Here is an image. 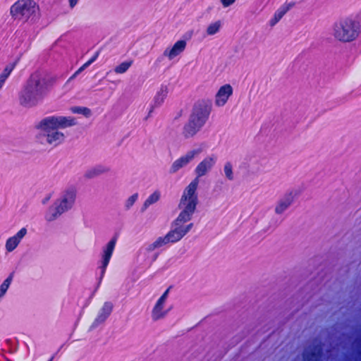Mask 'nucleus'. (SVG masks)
<instances>
[{
    "label": "nucleus",
    "mask_w": 361,
    "mask_h": 361,
    "mask_svg": "<svg viewBox=\"0 0 361 361\" xmlns=\"http://www.w3.org/2000/svg\"><path fill=\"white\" fill-rule=\"evenodd\" d=\"M117 242V237L114 236L108 243L102 247L101 254L100 265L99 269L100 270V277L99 280L98 286H99L106 272V267L110 262L114 250Z\"/></svg>",
    "instance_id": "9"
},
{
    "label": "nucleus",
    "mask_w": 361,
    "mask_h": 361,
    "mask_svg": "<svg viewBox=\"0 0 361 361\" xmlns=\"http://www.w3.org/2000/svg\"><path fill=\"white\" fill-rule=\"evenodd\" d=\"M232 94L233 87L231 85L226 84L221 86L215 95V105L219 107L224 106Z\"/></svg>",
    "instance_id": "15"
},
{
    "label": "nucleus",
    "mask_w": 361,
    "mask_h": 361,
    "mask_svg": "<svg viewBox=\"0 0 361 361\" xmlns=\"http://www.w3.org/2000/svg\"><path fill=\"white\" fill-rule=\"evenodd\" d=\"M361 32L360 22L353 18H345L336 22L333 26V35L342 42H350L357 38Z\"/></svg>",
    "instance_id": "5"
},
{
    "label": "nucleus",
    "mask_w": 361,
    "mask_h": 361,
    "mask_svg": "<svg viewBox=\"0 0 361 361\" xmlns=\"http://www.w3.org/2000/svg\"><path fill=\"white\" fill-rule=\"evenodd\" d=\"M137 198H138L137 193H135V194L132 195L131 196H130L126 201V203H125L126 209H129L135 204V202L137 200Z\"/></svg>",
    "instance_id": "29"
},
{
    "label": "nucleus",
    "mask_w": 361,
    "mask_h": 361,
    "mask_svg": "<svg viewBox=\"0 0 361 361\" xmlns=\"http://www.w3.org/2000/svg\"><path fill=\"white\" fill-rule=\"evenodd\" d=\"M168 94V87L166 85H161L159 90L157 92L154 98V104L152 105L149 114H150L153 109L155 107L160 106L164 102V99Z\"/></svg>",
    "instance_id": "20"
},
{
    "label": "nucleus",
    "mask_w": 361,
    "mask_h": 361,
    "mask_svg": "<svg viewBox=\"0 0 361 361\" xmlns=\"http://www.w3.org/2000/svg\"><path fill=\"white\" fill-rule=\"evenodd\" d=\"M161 197V193L159 191L156 190L152 194H151L147 200L143 203V205L141 207V212H144L150 205L157 202Z\"/></svg>",
    "instance_id": "21"
},
{
    "label": "nucleus",
    "mask_w": 361,
    "mask_h": 361,
    "mask_svg": "<svg viewBox=\"0 0 361 361\" xmlns=\"http://www.w3.org/2000/svg\"><path fill=\"white\" fill-rule=\"evenodd\" d=\"M26 234L27 229L25 228H22L15 235L8 238L5 245L6 251L8 252L13 251Z\"/></svg>",
    "instance_id": "17"
},
{
    "label": "nucleus",
    "mask_w": 361,
    "mask_h": 361,
    "mask_svg": "<svg viewBox=\"0 0 361 361\" xmlns=\"http://www.w3.org/2000/svg\"><path fill=\"white\" fill-rule=\"evenodd\" d=\"M217 162V156L216 154H211L204 158L195 167V173L196 174L195 178L206 176L214 167Z\"/></svg>",
    "instance_id": "10"
},
{
    "label": "nucleus",
    "mask_w": 361,
    "mask_h": 361,
    "mask_svg": "<svg viewBox=\"0 0 361 361\" xmlns=\"http://www.w3.org/2000/svg\"><path fill=\"white\" fill-rule=\"evenodd\" d=\"M235 0H221V2L224 7H228L233 4Z\"/></svg>",
    "instance_id": "32"
},
{
    "label": "nucleus",
    "mask_w": 361,
    "mask_h": 361,
    "mask_svg": "<svg viewBox=\"0 0 361 361\" xmlns=\"http://www.w3.org/2000/svg\"><path fill=\"white\" fill-rule=\"evenodd\" d=\"M212 111V103L209 100H200L192 108L188 121L184 125L182 134L185 138L195 136L204 126Z\"/></svg>",
    "instance_id": "3"
},
{
    "label": "nucleus",
    "mask_w": 361,
    "mask_h": 361,
    "mask_svg": "<svg viewBox=\"0 0 361 361\" xmlns=\"http://www.w3.org/2000/svg\"><path fill=\"white\" fill-rule=\"evenodd\" d=\"M71 111L73 114H82L87 118L91 116V110L87 107L73 106L71 108Z\"/></svg>",
    "instance_id": "28"
},
{
    "label": "nucleus",
    "mask_w": 361,
    "mask_h": 361,
    "mask_svg": "<svg viewBox=\"0 0 361 361\" xmlns=\"http://www.w3.org/2000/svg\"><path fill=\"white\" fill-rule=\"evenodd\" d=\"M221 27V22L220 20H217L209 24L207 28L206 32L207 35H214L217 32H219Z\"/></svg>",
    "instance_id": "26"
},
{
    "label": "nucleus",
    "mask_w": 361,
    "mask_h": 361,
    "mask_svg": "<svg viewBox=\"0 0 361 361\" xmlns=\"http://www.w3.org/2000/svg\"><path fill=\"white\" fill-rule=\"evenodd\" d=\"M185 47L186 42L185 40H178L171 48L166 49L163 53V56L167 57L169 60H172L180 54L185 50Z\"/></svg>",
    "instance_id": "18"
},
{
    "label": "nucleus",
    "mask_w": 361,
    "mask_h": 361,
    "mask_svg": "<svg viewBox=\"0 0 361 361\" xmlns=\"http://www.w3.org/2000/svg\"><path fill=\"white\" fill-rule=\"evenodd\" d=\"M295 195L293 191L287 192L276 203L274 212L278 215L283 214L293 204Z\"/></svg>",
    "instance_id": "13"
},
{
    "label": "nucleus",
    "mask_w": 361,
    "mask_h": 361,
    "mask_svg": "<svg viewBox=\"0 0 361 361\" xmlns=\"http://www.w3.org/2000/svg\"><path fill=\"white\" fill-rule=\"evenodd\" d=\"M39 6L33 0H18L10 8V13L15 19L23 23L37 18Z\"/></svg>",
    "instance_id": "8"
},
{
    "label": "nucleus",
    "mask_w": 361,
    "mask_h": 361,
    "mask_svg": "<svg viewBox=\"0 0 361 361\" xmlns=\"http://www.w3.org/2000/svg\"><path fill=\"white\" fill-rule=\"evenodd\" d=\"M114 305L111 302H105L99 310L97 317L92 322L90 329L97 328L99 325L103 324L112 312Z\"/></svg>",
    "instance_id": "14"
},
{
    "label": "nucleus",
    "mask_w": 361,
    "mask_h": 361,
    "mask_svg": "<svg viewBox=\"0 0 361 361\" xmlns=\"http://www.w3.org/2000/svg\"><path fill=\"white\" fill-rule=\"evenodd\" d=\"M76 124L75 118L71 116L46 117L37 126L38 133L36 135V139L42 145L56 147L65 140L64 134L59 131V129L71 127Z\"/></svg>",
    "instance_id": "2"
},
{
    "label": "nucleus",
    "mask_w": 361,
    "mask_h": 361,
    "mask_svg": "<svg viewBox=\"0 0 361 361\" xmlns=\"http://www.w3.org/2000/svg\"><path fill=\"white\" fill-rule=\"evenodd\" d=\"M99 53H96L94 56H93L90 60H88L86 63H85V66H90L95 60L97 59Z\"/></svg>",
    "instance_id": "31"
},
{
    "label": "nucleus",
    "mask_w": 361,
    "mask_h": 361,
    "mask_svg": "<svg viewBox=\"0 0 361 361\" xmlns=\"http://www.w3.org/2000/svg\"><path fill=\"white\" fill-rule=\"evenodd\" d=\"M357 20L359 22H360V25L361 24V11H360V13L357 14Z\"/></svg>",
    "instance_id": "34"
},
{
    "label": "nucleus",
    "mask_w": 361,
    "mask_h": 361,
    "mask_svg": "<svg viewBox=\"0 0 361 361\" xmlns=\"http://www.w3.org/2000/svg\"><path fill=\"white\" fill-rule=\"evenodd\" d=\"M14 276V273L12 272L9 276L3 281L0 286V299L6 294L8 290Z\"/></svg>",
    "instance_id": "24"
},
{
    "label": "nucleus",
    "mask_w": 361,
    "mask_h": 361,
    "mask_svg": "<svg viewBox=\"0 0 361 361\" xmlns=\"http://www.w3.org/2000/svg\"><path fill=\"white\" fill-rule=\"evenodd\" d=\"M53 359H54V356H52V357L50 358V360H48V361H52V360H53Z\"/></svg>",
    "instance_id": "35"
},
{
    "label": "nucleus",
    "mask_w": 361,
    "mask_h": 361,
    "mask_svg": "<svg viewBox=\"0 0 361 361\" xmlns=\"http://www.w3.org/2000/svg\"><path fill=\"white\" fill-rule=\"evenodd\" d=\"M295 6L294 2H290L282 5L275 13L274 16L269 20V25L274 26L283 16L293 6Z\"/></svg>",
    "instance_id": "19"
},
{
    "label": "nucleus",
    "mask_w": 361,
    "mask_h": 361,
    "mask_svg": "<svg viewBox=\"0 0 361 361\" xmlns=\"http://www.w3.org/2000/svg\"><path fill=\"white\" fill-rule=\"evenodd\" d=\"M201 149H192L187 152V153L173 162L170 168V173H175L180 169L189 164L196 156L200 154Z\"/></svg>",
    "instance_id": "11"
},
{
    "label": "nucleus",
    "mask_w": 361,
    "mask_h": 361,
    "mask_svg": "<svg viewBox=\"0 0 361 361\" xmlns=\"http://www.w3.org/2000/svg\"><path fill=\"white\" fill-rule=\"evenodd\" d=\"M76 190L74 188H68L61 192L60 197L49 208L45 219L47 221L56 220L64 212L71 209L75 201Z\"/></svg>",
    "instance_id": "7"
},
{
    "label": "nucleus",
    "mask_w": 361,
    "mask_h": 361,
    "mask_svg": "<svg viewBox=\"0 0 361 361\" xmlns=\"http://www.w3.org/2000/svg\"><path fill=\"white\" fill-rule=\"evenodd\" d=\"M133 63V60L122 62L121 64L114 68V72L117 74L125 73L132 66Z\"/></svg>",
    "instance_id": "27"
},
{
    "label": "nucleus",
    "mask_w": 361,
    "mask_h": 361,
    "mask_svg": "<svg viewBox=\"0 0 361 361\" xmlns=\"http://www.w3.org/2000/svg\"><path fill=\"white\" fill-rule=\"evenodd\" d=\"M108 170L102 166H97L87 170L85 174V176L87 178H93L106 172Z\"/></svg>",
    "instance_id": "22"
},
{
    "label": "nucleus",
    "mask_w": 361,
    "mask_h": 361,
    "mask_svg": "<svg viewBox=\"0 0 361 361\" xmlns=\"http://www.w3.org/2000/svg\"><path fill=\"white\" fill-rule=\"evenodd\" d=\"M224 173L227 180H234L233 166L231 161H226L224 165Z\"/></svg>",
    "instance_id": "25"
},
{
    "label": "nucleus",
    "mask_w": 361,
    "mask_h": 361,
    "mask_svg": "<svg viewBox=\"0 0 361 361\" xmlns=\"http://www.w3.org/2000/svg\"><path fill=\"white\" fill-rule=\"evenodd\" d=\"M197 187L198 180L195 178L183 190L178 204L180 212L176 219V223H187L192 219L198 204Z\"/></svg>",
    "instance_id": "4"
},
{
    "label": "nucleus",
    "mask_w": 361,
    "mask_h": 361,
    "mask_svg": "<svg viewBox=\"0 0 361 361\" xmlns=\"http://www.w3.org/2000/svg\"><path fill=\"white\" fill-rule=\"evenodd\" d=\"M176 223V219L171 224V229L162 237H159L152 243L147 245L146 250L148 252L161 247L169 243H176L180 241L193 227V224Z\"/></svg>",
    "instance_id": "6"
},
{
    "label": "nucleus",
    "mask_w": 361,
    "mask_h": 361,
    "mask_svg": "<svg viewBox=\"0 0 361 361\" xmlns=\"http://www.w3.org/2000/svg\"><path fill=\"white\" fill-rule=\"evenodd\" d=\"M87 66H85V63L78 68L66 81V84L64 85V87H66L68 86L69 82L73 80L74 78H76L78 75H79L82 71H83L85 68H87Z\"/></svg>",
    "instance_id": "30"
},
{
    "label": "nucleus",
    "mask_w": 361,
    "mask_h": 361,
    "mask_svg": "<svg viewBox=\"0 0 361 361\" xmlns=\"http://www.w3.org/2000/svg\"><path fill=\"white\" fill-rule=\"evenodd\" d=\"M16 63L6 66L3 72L0 74V90L3 87L6 80L14 69Z\"/></svg>",
    "instance_id": "23"
},
{
    "label": "nucleus",
    "mask_w": 361,
    "mask_h": 361,
    "mask_svg": "<svg viewBox=\"0 0 361 361\" xmlns=\"http://www.w3.org/2000/svg\"><path fill=\"white\" fill-rule=\"evenodd\" d=\"M54 80L40 72L32 73L18 93L19 104L25 108H32L42 103L49 92Z\"/></svg>",
    "instance_id": "1"
},
{
    "label": "nucleus",
    "mask_w": 361,
    "mask_h": 361,
    "mask_svg": "<svg viewBox=\"0 0 361 361\" xmlns=\"http://www.w3.org/2000/svg\"><path fill=\"white\" fill-rule=\"evenodd\" d=\"M169 288L166 289L162 295L158 299L152 311V319L154 321L161 319L168 314V310H164V305L169 295Z\"/></svg>",
    "instance_id": "12"
},
{
    "label": "nucleus",
    "mask_w": 361,
    "mask_h": 361,
    "mask_svg": "<svg viewBox=\"0 0 361 361\" xmlns=\"http://www.w3.org/2000/svg\"><path fill=\"white\" fill-rule=\"evenodd\" d=\"M78 1L79 0H68L70 7L74 8Z\"/></svg>",
    "instance_id": "33"
},
{
    "label": "nucleus",
    "mask_w": 361,
    "mask_h": 361,
    "mask_svg": "<svg viewBox=\"0 0 361 361\" xmlns=\"http://www.w3.org/2000/svg\"><path fill=\"white\" fill-rule=\"evenodd\" d=\"M322 354V345L317 344L314 346H309L303 353L304 361H320Z\"/></svg>",
    "instance_id": "16"
}]
</instances>
